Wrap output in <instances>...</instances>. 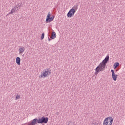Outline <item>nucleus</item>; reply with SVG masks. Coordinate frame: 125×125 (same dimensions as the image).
<instances>
[{"label":"nucleus","mask_w":125,"mask_h":125,"mask_svg":"<svg viewBox=\"0 0 125 125\" xmlns=\"http://www.w3.org/2000/svg\"><path fill=\"white\" fill-rule=\"evenodd\" d=\"M47 123H48V118L42 116L39 119L35 118L31 122L28 123L27 125H36L37 124H47Z\"/></svg>","instance_id":"f257e3e1"},{"label":"nucleus","mask_w":125,"mask_h":125,"mask_svg":"<svg viewBox=\"0 0 125 125\" xmlns=\"http://www.w3.org/2000/svg\"><path fill=\"white\" fill-rule=\"evenodd\" d=\"M107 63L108 62L106 61L105 59H104L95 69L96 72L95 73V75H98V73L101 72V71H104V70H105V68H106V65Z\"/></svg>","instance_id":"f03ea898"},{"label":"nucleus","mask_w":125,"mask_h":125,"mask_svg":"<svg viewBox=\"0 0 125 125\" xmlns=\"http://www.w3.org/2000/svg\"><path fill=\"white\" fill-rule=\"evenodd\" d=\"M51 74V69L50 68H46L43 71V73H41V75L39 76V78H47L49 77Z\"/></svg>","instance_id":"7ed1b4c3"},{"label":"nucleus","mask_w":125,"mask_h":125,"mask_svg":"<svg viewBox=\"0 0 125 125\" xmlns=\"http://www.w3.org/2000/svg\"><path fill=\"white\" fill-rule=\"evenodd\" d=\"M114 119L112 117L106 118L104 121V125H112L113 124Z\"/></svg>","instance_id":"20e7f679"},{"label":"nucleus","mask_w":125,"mask_h":125,"mask_svg":"<svg viewBox=\"0 0 125 125\" xmlns=\"http://www.w3.org/2000/svg\"><path fill=\"white\" fill-rule=\"evenodd\" d=\"M20 8H21V6H20V4H18L12 9L11 12L9 13V14H13V13H14V12H15V11H19V9H20Z\"/></svg>","instance_id":"39448f33"},{"label":"nucleus","mask_w":125,"mask_h":125,"mask_svg":"<svg viewBox=\"0 0 125 125\" xmlns=\"http://www.w3.org/2000/svg\"><path fill=\"white\" fill-rule=\"evenodd\" d=\"M50 16H51L50 12H49L46 19V21H45L46 23H49V22H51L52 21H53V19H54V16H53L51 17Z\"/></svg>","instance_id":"423d86ee"},{"label":"nucleus","mask_w":125,"mask_h":125,"mask_svg":"<svg viewBox=\"0 0 125 125\" xmlns=\"http://www.w3.org/2000/svg\"><path fill=\"white\" fill-rule=\"evenodd\" d=\"M75 13H76V10H75V9H74V8H72L68 12V13L67 14V16L69 18H71V17H72V16H73V15H74V14H75Z\"/></svg>","instance_id":"0eeeda50"},{"label":"nucleus","mask_w":125,"mask_h":125,"mask_svg":"<svg viewBox=\"0 0 125 125\" xmlns=\"http://www.w3.org/2000/svg\"><path fill=\"white\" fill-rule=\"evenodd\" d=\"M111 72L112 73V79L113 80V81H117V78H118V75H116V74H115V71H114V70L112 69L111 70Z\"/></svg>","instance_id":"6e6552de"},{"label":"nucleus","mask_w":125,"mask_h":125,"mask_svg":"<svg viewBox=\"0 0 125 125\" xmlns=\"http://www.w3.org/2000/svg\"><path fill=\"white\" fill-rule=\"evenodd\" d=\"M50 38L51 40H54L56 38V33L55 32L53 31L52 32V36H50Z\"/></svg>","instance_id":"1a4fd4ad"},{"label":"nucleus","mask_w":125,"mask_h":125,"mask_svg":"<svg viewBox=\"0 0 125 125\" xmlns=\"http://www.w3.org/2000/svg\"><path fill=\"white\" fill-rule=\"evenodd\" d=\"M16 62L17 64H18V65H21V63L20 62H21V59L20 58V57H18L16 58Z\"/></svg>","instance_id":"9d476101"},{"label":"nucleus","mask_w":125,"mask_h":125,"mask_svg":"<svg viewBox=\"0 0 125 125\" xmlns=\"http://www.w3.org/2000/svg\"><path fill=\"white\" fill-rule=\"evenodd\" d=\"M19 51L20 53H23V52H24V51H25V48L24 47L20 48L19 49Z\"/></svg>","instance_id":"9b49d317"},{"label":"nucleus","mask_w":125,"mask_h":125,"mask_svg":"<svg viewBox=\"0 0 125 125\" xmlns=\"http://www.w3.org/2000/svg\"><path fill=\"white\" fill-rule=\"evenodd\" d=\"M119 66H120V63L115 62L113 65L114 69H116V68L119 67Z\"/></svg>","instance_id":"f8f14e48"},{"label":"nucleus","mask_w":125,"mask_h":125,"mask_svg":"<svg viewBox=\"0 0 125 125\" xmlns=\"http://www.w3.org/2000/svg\"><path fill=\"white\" fill-rule=\"evenodd\" d=\"M110 58V57H109V55L106 56V57L104 58V60L107 61L108 62V61L109 60Z\"/></svg>","instance_id":"ddd939ff"},{"label":"nucleus","mask_w":125,"mask_h":125,"mask_svg":"<svg viewBox=\"0 0 125 125\" xmlns=\"http://www.w3.org/2000/svg\"><path fill=\"white\" fill-rule=\"evenodd\" d=\"M73 9H74L75 10V11H77V9H78V5H74L73 8Z\"/></svg>","instance_id":"4468645a"},{"label":"nucleus","mask_w":125,"mask_h":125,"mask_svg":"<svg viewBox=\"0 0 125 125\" xmlns=\"http://www.w3.org/2000/svg\"><path fill=\"white\" fill-rule=\"evenodd\" d=\"M43 39H44V33H43L42 34V36H41V39L42 40Z\"/></svg>","instance_id":"2eb2a0df"},{"label":"nucleus","mask_w":125,"mask_h":125,"mask_svg":"<svg viewBox=\"0 0 125 125\" xmlns=\"http://www.w3.org/2000/svg\"><path fill=\"white\" fill-rule=\"evenodd\" d=\"M68 125H75L74 124V123H73L71 121H70L68 122Z\"/></svg>","instance_id":"dca6fc26"},{"label":"nucleus","mask_w":125,"mask_h":125,"mask_svg":"<svg viewBox=\"0 0 125 125\" xmlns=\"http://www.w3.org/2000/svg\"><path fill=\"white\" fill-rule=\"evenodd\" d=\"M49 36H50L49 35V33L48 34V42H49L50 41H51V40L50 39V38H49Z\"/></svg>","instance_id":"f3484780"},{"label":"nucleus","mask_w":125,"mask_h":125,"mask_svg":"<svg viewBox=\"0 0 125 125\" xmlns=\"http://www.w3.org/2000/svg\"><path fill=\"white\" fill-rule=\"evenodd\" d=\"M20 98V96H17L16 97V100H18V99H19Z\"/></svg>","instance_id":"a211bd4d"},{"label":"nucleus","mask_w":125,"mask_h":125,"mask_svg":"<svg viewBox=\"0 0 125 125\" xmlns=\"http://www.w3.org/2000/svg\"><path fill=\"white\" fill-rule=\"evenodd\" d=\"M93 125H100L98 123L93 124Z\"/></svg>","instance_id":"6ab92c4d"},{"label":"nucleus","mask_w":125,"mask_h":125,"mask_svg":"<svg viewBox=\"0 0 125 125\" xmlns=\"http://www.w3.org/2000/svg\"><path fill=\"white\" fill-rule=\"evenodd\" d=\"M57 115H58V113H57Z\"/></svg>","instance_id":"aec40b11"},{"label":"nucleus","mask_w":125,"mask_h":125,"mask_svg":"<svg viewBox=\"0 0 125 125\" xmlns=\"http://www.w3.org/2000/svg\"><path fill=\"white\" fill-rule=\"evenodd\" d=\"M57 115H58V113H57Z\"/></svg>","instance_id":"412c9836"},{"label":"nucleus","mask_w":125,"mask_h":125,"mask_svg":"<svg viewBox=\"0 0 125 125\" xmlns=\"http://www.w3.org/2000/svg\"><path fill=\"white\" fill-rule=\"evenodd\" d=\"M57 115H58V113H57Z\"/></svg>","instance_id":"4be33fe9"}]
</instances>
